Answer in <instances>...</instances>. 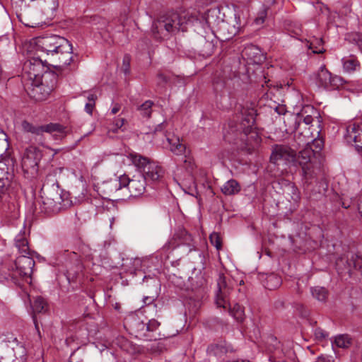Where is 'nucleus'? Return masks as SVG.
Segmentation results:
<instances>
[{"instance_id": "obj_2", "label": "nucleus", "mask_w": 362, "mask_h": 362, "mask_svg": "<svg viewBox=\"0 0 362 362\" xmlns=\"http://www.w3.org/2000/svg\"><path fill=\"white\" fill-rule=\"evenodd\" d=\"M197 21V16L188 11L168 12L161 15L152 25L151 30L155 38L164 39L178 31H185L189 25Z\"/></svg>"}, {"instance_id": "obj_28", "label": "nucleus", "mask_w": 362, "mask_h": 362, "mask_svg": "<svg viewBox=\"0 0 362 362\" xmlns=\"http://www.w3.org/2000/svg\"><path fill=\"white\" fill-rule=\"evenodd\" d=\"M342 63L344 71L349 73L356 71L360 66L358 61L354 56L343 58Z\"/></svg>"}, {"instance_id": "obj_31", "label": "nucleus", "mask_w": 362, "mask_h": 362, "mask_svg": "<svg viewBox=\"0 0 362 362\" xmlns=\"http://www.w3.org/2000/svg\"><path fill=\"white\" fill-rule=\"evenodd\" d=\"M311 294L317 300L325 302L327 298L328 292L324 287L316 286L311 288Z\"/></svg>"}, {"instance_id": "obj_55", "label": "nucleus", "mask_w": 362, "mask_h": 362, "mask_svg": "<svg viewBox=\"0 0 362 362\" xmlns=\"http://www.w3.org/2000/svg\"><path fill=\"white\" fill-rule=\"evenodd\" d=\"M153 300V298H150V297H148V296L144 297V303H145V304H149V303H151Z\"/></svg>"}, {"instance_id": "obj_26", "label": "nucleus", "mask_w": 362, "mask_h": 362, "mask_svg": "<svg viewBox=\"0 0 362 362\" xmlns=\"http://www.w3.org/2000/svg\"><path fill=\"white\" fill-rule=\"evenodd\" d=\"M301 134V140L303 141H308L310 145L312 146V148H313V153H318L320 152L324 146V142L322 139H317L313 138L314 136H309L308 135H303Z\"/></svg>"}, {"instance_id": "obj_25", "label": "nucleus", "mask_w": 362, "mask_h": 362, "mask_svg": "<svg viewBox=\"0 0 362 362\" xmlns=\"http://www.w3.org/2000/svg\"><path fill=\"white\" fill-rule=\"evenodd\" d=\"M208 351L213 352L216 356H221L222 354H226L229 351H232L233 349L230 344L223 341L217 344L211 345L209 347Z\"/></svg>"}, {"instance_id": "obj_4", "label": "nucleus", "mask_w": 362, "mask_h": 362, "mask_svg": "<svg viewBox=\"0 0 362 362\" xmlns=\"http://www.w3.org/2000/svg\"><path fill=\"white\" fill-rule=\"evenodd\" d=\"M218 291L216 294L215 303L217 307L228 310L231 315L238 321H243L244 319V309L239 304H235L233 308L229 302L228 295L230 291V286L228 285L226 276L220 274L217 279Z\"/></svg>"}, {"instance_id": "obj_32", "label": "nucleus", "mask_w": 362, "mask_h": 362, "mask_svg": "<svg viewBox=\"0 0 362 362\" xmlns=\"http://www.w3.org/2000/svg\"><path fill=\"white\" fill-rule=\"evenodd\" d=\"M281 284L280 277L276 274H271L267 279V287L273 290L279 287Z\"/></svg>"}, {"instance_id": "obj_24", "label": "nucleus", "mask_w": 362, "mask_h": 362, "mask_svg": "<svg viewBox=\"0 0 362 362\" xmlns=\"http://www.w3.org/2000/svg\"><path fill=\"white\" fill-rule=\"evenodd\" d=\"M174 238L181 244L189 246L192 245L193 238L185 228H179L175 233Z\"/></svg>"}, {"instance_id": "obj_22", "label": "nucleus", "mask_w": 362, "mask_h": 362, "mask_svg": "<svg viewBox=\"0 0 362 362\" xmlns=\"http://www.w3.org/2000/svg\"><path fill=\"white\" fill-rule=\"evenodd\" d=\"M243 55L247 56L255 63H260L264 58L259 49L254 45H250L245 48Z\"/></svg>"}, {"instance_id": "obj_30", "label": "nucleus", "mask_w": 362, "mask_h": 362, "mask_svg": "<svg viewBox=\"0 0 362 362\" xmlns=\"http://www.w3.org/2000/svg\"><path fill=\"white\" fill-rule=\"evenodd\" d=\"M122 265L124 267H127L129 271H136L139 270L142 265V260L140 258H131L123 259Z\"/></svg>"}, {"instance_id": "obj_47", "label": "nucleus", "mask_w": 362, "mask_h": 362, "mask_svg": "<svg viewBox=\"0 0 362 362\" xmlns=\"http://www.w3.org/2000/svg\"><path fill=\"white\" fill-rule=\"evenodd\" d=\"M125 119L124 118H117L114 121V124L117 129H120L124 124Z\"/></svg>"}, {"instance_id": "obj_3", "label": "nucleus", "mask_w": 362, "mask_h": 362, "mask_svg": "<svg viewBox=\"0 0 362 362\" xmlns=\"http://www.w3.org/2000/svg\"><path fill=\"white\" fill-rule=\"evenodd\" d=\"M33 257V254L30 255H21L7 268V272H4V278L6 280L12 281L16 284H18L21 279L29 282L28 281L30 279L35 266V261Z\"/></svg>"}, {"instance_id": "obj_44", "label": "nucleus", "mask_w": 362, "mask_h": 362, "mask_svg": "<svg viewBox=\"0 0 362 362\" xmlns=\"http://www.w3.org/2000/svg\"><path fill=\"white\" fill-rule=\"evenodd\" d=\"M267 11L265 9H263L262 11H259L258 13L257 17L255 19V23L257 25H262L264 23L265 18L267 17Z\"/></svg>"}, {"instance_id": "obj_38", "label": "nucleus", "mask_w": 362, "mask_h": 362, "mask_svg": "<svg viewBox=\"0 0 362 362\" xmlns=\"http://www.w3.org/2000/svg\"><path fill=\"white\" fill-rule=\"evenodd\" d=\"M344 83V80L341 77L338 76H332L331 74V78H330V85L329 86V88H339L340 86H341Z\"/></svg>"}, {"instance_id": "obj_48", "label": "nucleus", "mask_w": 362, "mask_h": 362, "mask_svg": "<svg viewBox=\"0 0 362 362\" xmlns=\"http://www.w3.org/2000/svg\"><path fill=\"white\" fill-rule=\"evenodd\" d=\"M254 111L253 110H251L249 112V115L245 117V120L248 123V124H253L255 122V117H254Z\"/></svg>"}, {"instance_id": "obj_58", "label": "nucleus", "mask_w": 362, "mask_h": 362, "mask_svg": "<svg viewBox=\"0 0 362 362\" xmlns=\"http://www.w3.org/2000/svg\"><path fill=\"white\" fill-rule=\"evenodd\" d=\"M3 334L0 332V339L2 338Z\"/></svg>"}, {"instance_id": "obj_17", "label": "nucleus", "mask_w": 362, "mask_h": 362, "mask_svg": "<svg viewBox=\"0 0 362 362\" xmlns=\"http://www.w3.org/2000/svg\"><path fill=\"white\" fill-rule=\"evenodd\" d=\"M15 246L21 255L34 254L28 245V241L25 231L20 232L15 238Z\"/></svg>"}, {"instance_id": "obj_29", "label": "nucleus", "mask_w": 362, "mask_h": 362, "mask_svg": "<svg viewBox=\"0 0 362 362\" xmlns=\"http://www.w3.org/2000/svg\"><path fill=\"white\" fill-rule=\"evenodd\" d=\"M153 104V102L150 100H146L137 107V110L143 117L150 118Z\"/></svg>"}, {"instance_id": "obj_51", "label": "nucleus", "mask_w": 362, "mask_h": 362, "mask_svg": "<svg viewBox=\"0 0 362 362\" xmlns=\"http://www.w3.org/2000/svg\"><path fill=\"white\" fill-rule=\"evenodd\" d=\"M97 98V96L95 93H89L87 95V99L88 100V103H93L95 104V101Z\"/></svg>"}, {"instance_id": "obj_18", "label": "nucleus", "mask_w": 362, "mask_h": 362, "mask_svg": "<svg viewBox=\"0 0 362 362\" xmlns=\"http://www.w3.org/2000/svg\"><path fill=\"white\" fill-rule=\"evenodd\" d=\"M204 19L206 23L209 27H214L218 25L220 23L223 22V17L221 16V11L218 8H211L209 9L205 15Z\"/></svg>"}, {"instance_id": "obj_46", "label": "nucleus", "mask_w": 362, "mask_h": 362, "mask_svg": "<svg viewBox=\"0 0 362 362\" xmlns=\"http://www.w3.org/2000/svg\"><path fill=\"white\" fill-rule=\"evenodd\" d=\"M322 42V39H320V40H318V43L320 45V47H314L313 46V42H310L308 46L309 49H313V53L320 54V53H323L325 52V49L321 46Z\"/></svg>"}, {"instance_id": "obj_56", "label": "nucleus", "mask_w": 362, "mask_h": 362, "mask_svg": "<svg viewBox=\"0 0 362 362\" xmlns=\"http://www.w3.org/2000/svg\"><path fill=\"white\" fill-rule=\"evenodd\" d=\"M276 111L279 114H284V112H285L284 107H276Z\"/></svg>"}, {"instance_id": "obj_6", "label": "nucleus", "mask_w": 362, "mask_h": 362, "mask_svg": "<svg viewBox=\"0 0 362 362\" xmlns=\"http://www.w3.org/2000/svg\"><path fill=\"white\" fill-rule=\"evenodd\" d=\"M295 136L299 146L305 144V147L298 153V155H296L295 162L301 166L305 178L306 180L312 179L315 176L314 171L311 170V160L315 155L313 148L308 141L301 140V134Z\"/></svg>"}, {"instance_id": "obj_49", "label": "nucleus", "mask_w": 362, "mask_h": 362, "mask_svg": "<svg viewBox=\"0 0 362 362\" xmlns=\"http://www.w3.org/2000/svg\"><path fill=\"white\" fill-rule=\"evenodd\" d=\"M94 105L95 104H93V103H87L85 106V110L86 112L91 115Z\"/></svg>"}, {"instance_id": "obj_57", "label": "nucleus", "mask_w": 362, "mask_h": 362, "mask_svg": "<svg viewBox=\"0 0 362 362\" xmlns=\"http://www.w3.org/2000/svg\"><path fill=\"white\" fill-rule=\"evenodd\" d=\"M35 325L36 329L38 331V327H37V323L35 322Z\"/></svg>"}, {"instance_id": "obj_52", "label": "nucleus", "mask_w": 362, "mask_h": 362, "mask_svg": "<svg viewBox=\"0 0 362 362\" xmlns=\"http://www.w3.org/2000/svg\"><path fill=\"white\" fill-rule=\"evenodd\" d=\"M313 118L310 115H307L303 118V122L308 125L310 124L313 122Z\"/></svg>"}, {"instance_id": "obj_59", "label": "nucleus", "mask_w": 362, "mask_h": 362, "mask_svg": "<svg viewBox=\"0 0 362 362\" xmlns=\"http://www.w3.org/2000/svg\"><path fill=\"white\" fill-rule=\"evenodd\" d=\"M68 272H69V275H71V274H72L69 271H68Z\"/></svg>"}, {"instance_id": "obj_45", "label": "nucleus", "mask_w": 362, "mask_h": 362, "mask_svg": "<svg viewBox=\"0 0 362 362\" xmlns=\"http://www.w3.org/2000/svg\"><path fill=\"white\" fill-rule=\"evenodd\" d=\"M130 68V57L129 55H125L123 59L122 69L125 74L129 73Z\"/></svg>"}, {"instance_id": "obj_36", "label": "nucleus", "mask_w": 362, "mask_h": 362, "mask_svg": "<svg viewBox=\"0 0 362 362\" xmlns=\"http://www.w3.org/2000/svg\"><path fill=\"white\" fill-rule=\"evenodd\" d=\"M33 309L34 312L35 313H41L42 312L46 307V302L45 300L41 297H37L33 304Z\"/></svg>"}, {"instance_id": "obj_43", "label": "nucleus", "mask_w": 362, "mask_h": 362, "mask_svg": "<svg viewBox=\"0 0 362 362\" xmlns=\"http://www.w3.org/2000/svg\"><path fill=\"white\" fill-rule=\"evenodd\" d=\"M314 334L315 337L319 340L325 339L329 337L328 332H327L326 331L323 330L321 328H316Z\"/></svg>"}, {"instance_id": "obj_23", "label": "nucleus", "mask_w": 362, "mask_h": 362, "mask_svg": "<svg viewBox=\"0 0 362 362\" xmlns=\"http://www.w3.org/2000/svg\"><path fill=\"white\" fill-rule=\"evenodd\" d=\"M221 189L225 195H233L240 191V186L235 180L231 179L225 182Z\"/></svg>"}, {"instance_id": "obj_14", "label": "nucleus", "mask_w": 362, "mask_h": 362, "mask_svg": "<svg viewBox=\"0 0 362 362\" xmlns=\"http://www.w3.org/2000/svg\"><path fill=\"white\" fill-rule=\"evenodd\" d=\"M42 199L45 211L58 208V205H60L62 201L61 194L56 189L49 190L45 197H42Z\"/></svg>"}, {"instance_id": "obj_8", "label": "nucleus", "mask_w": 362, "mask_h": 362, "mask_svg": "<svg viewBox=\"0 0 362 362\" xmlns=\"http://www.w3.org/2000/svg\"><path fill=\"white\" fill-rule=\"evenodd\" d=\"M296 153L290 147L276 145L270 156L272 163L280 165L295 163Z\"/></svg>"}, {"instance_id": "obj_41", "label": "nucleus", "mask_w": 362, "mask_h": 362, "mask_svg": "<svg viewBox=\"0 0 362 362\" xmlns=\"http://www.w3.org/2000/svg\"><path fill=\"white\" fill-rule=\"evenodd\" d=\"M350 264H352L355 269H362V257L358 255H353Z\"/></svg>"}, {"instance_id": "obj_12", "label": "nucleus", "mask_w": 362, "mask_h": 362, "mask_svg": "<svg viewBox=\"0 0 362 362\" xmlns=\"http://www.w3.org/2000/svg\"><path fill=\"white\" fill-rule=\"evenodd\" d=\"M122 187H124L123 175L103 182L98 187V191L103 197L109 198Z\"/></svg>"}, {"instance_id": "obj_21", "label": "nucleus", "mask_w": 362, "mask_h": 362, "mask_svg": "<svg viewBox=\"0 0 362 362\" xmlns=\"http://www.w3.org/2000/svg\"><path fill=\"white\" fill-rule=\"evenodd\" d=\"M45 132L50 134L59 133V137H64L66 134V128L59 124L50 123L46 125L40 127V134Z\"/></svg>"}, {"instance_id": "obj_9", "label": "nucleus", "mask_w": 362, "mask_h": 362, "mask_svg": "<svg viewBox=\"0 0 362 362\" xmlns=\"http://www.w3.org/2000/svg\"><path fill=\"white\" fill-rule=\"evenodd\" d=\"M124 325L136 334V337L147 341H152L154 339L153 335L148 334L145 331L146 323L136 315H132L127 317L124 321Z\"/></svg>"}, {"instance_id": "obj_53", "label": "nucleus", "mask_w": 362, "mask_h": 362, "mask_svg": "<svg viewBox=\"0 0 362 362\" xmlns=\"http://www.w3.org/2000/svg\"><path fill=\"white\" fill-rule=\"evenodd\" d=\"M120 110V105L119 104H115L114 107L111 110V113L112 115H115Z\"/></svg>"}, {"instance_id": "obj_19", "label": "nucleus", "mask_w": 362, "mask_h": 362, "mask_svg": "<svg viewBox=\"0 0 362 362\" xmlns=\"http://www.w3.org/2000/svg\"><path fill=\"white\" fill-rule=\"evenodd\" d=\"M331 73L326 69L325 65H322L317 72L315 74V79L319 87L328 88L330 85Z\"/></svg>"}, {"instance_id": "obj_54", "label": "nucleus", "mask_w": 362, "mask_h": 362, "mask_svg": "<svg viewBox=\"0 0 362 362\" xmlns=\"http://www.w3.org/2000/svg\"><path fill=\"white\" fill-rule=\"evenodd\" d=\"M18 18L19 19V21L23 23L24 25H25L26 26H28V27H33V25H30V23L25 22L23 21V13H19L18 14Z\"/></svg>"}, {"instance_id": "obj_40", "label": "nucleus", "mask_w": 362, "mask_h": 362, "mask_svg": "<svg viewBox=\"0 0 362 362\" xmlns=\"http://www.w3.org/2000/svg\"><path fill=\"white\" fill-rule=\"evenodd\" d=\"M288 189L291 191V199L296 202L300 199L299 192L298 188L291 182H288L287 185Z\"/></svg>"}, {"instance_id": "obj_1", "label": "nucleus", "mask_w": 362, "mask_h": 362, "mask_svg": "<svg viewBox=\"0 0 362 362\" xmlns=\"http://www.w3.org/2000/svg\"><path fill=\"white\" fill-rule=\"evenodd\" d=\"M35 43L37 52L47 58L43 60L42 55L33 57L24 63L23 69L35 86L34 97L43 100L54 90L57 79L54 72L45 71L44 63L59 69L69 65L73 59V48L68 40L56 35L37 37Z\"/></svg>"}, {"instance_id": "obj_20", "label": "nucleus", "mask_w": 362, "mask_h": 362, "mask_svg": "<svg viewBox=\"0 0 362 362\" xmlns=\"http://www.w3.org/2000/svg\"><path fill=\"white\" fill-rule=\"evenodd\" d=\"M13 165V161L9 157L6 156L5 158L0 160V191L5 187V179H7V175L10 167Z\"/></svg>"}, {"instance_id": "obj_34", "label": "nucleus", "mask_w": 362, "mask_h": 362, "mask_svg": "<svg viewBox=\"0 0 362 362\" xmlns=\"http://www.w3.org/2000/svg\"><path fill=\"white\" fill-rule=\"evenodd\" d=\"M269 343L272 345L274 349L269 347L268 349L270 352H273L274 357H279L280 354V349L281 347V343L277 340L276 337H271L269 338Z\"/></svg>"}, {"instance_id": "obj_5", "label": "nucleus", "mask_w": 362, "mask_h": 362, "mask_svg": "<svg viewBox=\"0 0 362 362\" xmlns=\"http://www.w3.org/2000/svg\"><path fill=\"white\" fill-rule=\"evenodd\" d=\"M128 158L143 172L141 175L147 182H158L163 177V169L156 163L150 161L148 158L136 153H129Z\"/></svg>"}, {"instance_id": "obj_42", "label": "nucleus", "mask_w": 362, "mask_h": 362, "mask_svg": "<svg viewBox=\"0 0 362 362\" xmlns=\"http://www.w3.org/2000/svg\"><path fill=\"white\" fill-rule=\"evenodd\" d=\"M350 40L355 43L358 48L362 51V34L361 33H354L351 36Z\"/></svg>"}, {"instance_id": "obj_13", "label": "nucleus", "mask_w": 362, "mask_h": 362, "mask_svg": "<svg viewBox=\"0 0 362 362\" xmlns=\"http://www.w3.org/2000/svg\"><path fill=\"white\" fill-rule=\"evenodd\" d=\"M346 138L348 142H354L356 148H362V123L349 124L346 127Z\"/></svg>"}, {"instance_id": "obj_27", "label": "nucleus", "mask_w": 362, "mask_h": 362, "mask_svg": "<svg viewBox=\"0 0 362 362\" xmlns=\"http://www.w3.org/2000/svg\"><path fill=\"white\" fill-rule=\"evenodd\" d=\"M65 252H67L69 259L70 262L73 264L74 274H77L79 272H81L83 266L80 255L75 252H68V251H65Z\"/></svg>"}, {"instance_id": "obj_33", "label": "nucleus", "mask_w": 362, "mask_h": 362, "mask_svg": "<svg viewBox=\"0 0 362 362\" xmlns=\"http://www.w3.org/2000/svg\"><path fill=\"white\" fill-rule=\"evenodd\" d=\"M160 325V322H158L156 320L152 319L150 320L148 323H146L145 331L151 335L154 336V339L153 340H156L157 337L154 334V332L157 330Z\"/></svg>"}, {"instance_id": "obj_35", "label": "nucleus", "mask_w": 362, "mask_h": 362, "mask_svg": "<svg viewBox=\"0 0 362 362\" xmlns=\"http://www.w3.org/2000/svg\"><path fill=\"white\" fill-rule=\"evenodd\" d=\"M350 338L348 335L341 334L335 337L334 344L339 348H346L350 344Z\"/></svg>"}, {"instance_id": "obj_11", "label": "nucleus", "mask_w": 362, "mask_h": 362, "mask_svg": "<svg viewBox=\"0 0 362 362\" xmlns=\"http://www.w3.org/2000/svg\"><path fill=\"white\" fill-rule=\"evenodd\" d=\"M214 90L216 93V100H222L223 98H230L235 90L234 80L228 78L226 80L218 79L214 83Z\"/></svg>"}, {"instance_id": "obj_7", "label": "nucleus", "mask_w": 362, "mask_h": 362, "mask_svg": "<svg viewBox=\"0 0 362 362\" xmlns=\"http://www.w3.org/2000/svg\"><path fill=\"white\" fill-rule=\"evenodd\" d=\"M42 157L40 149L35 146H29L22 157L21 165L23 172L28 175H34L37 173L38 163Z\"/></svg>"}, {"instance_id": "obj_16", "label": "nucleus", "mask_w": 362, "mask_h": 362, "mask_svg": "<svg viewBox=\"0 0 362 362\" xmlns=\"http://www.w3.org/2000/svg\"><path fill=\"white\" fill-rule=\"evenodd\" d=\"M41 12L47 18H52L59 7L58 0H41L39 4Z\"/></svg>"}, {"instance_id": "obj_15", "label": "nucleus", "mask_w": 362, "mask_h": 362, "mask_svg": "<svg viewBox=\"0 0 362 362\" xmlns=\"http://www.w3.org/2000/svg\"><path fill=\"white\" fill-rule=\"evenodd\" d=\"M166 142L165 144L166 148H169L170 151L175 155H182L185 153L186 146L183 144L180 138L175 135H165Z\"/></svg>"}, {"instance_id": "obj_39", "label": "nucleus", "mask_w": 362, "mask_h": 362, "mask_svg": "<svg viewBox=\"0 0 362 362\" xmlns=\"http://www.w3.org/2000/svg\"><path fill=\"white\" fill-rule=\"evenodd\" d=\"M22 127L25 132H32V133H35L37 134H40V127H35L31 124H30L29 122H28L26 121H24L22 122Z\"/></svg>"}, {"instance_id": "obj_37", "label": "nucleus", "mask_w": 362, "mask_h": 362, "mask_svg": "<svg viewBox=\"0 0 362 362\" xmlns=\"http://www.w3.org/2000/svg\"><path fill=\"white\" fill-rule=\"evenodd\" d=\"M209 240L217 250H220L222 248V240L218 233H212L209 236Z\"/></svg>"}, {"instance_id": "obj_10", "label": "nucleus", "mask_w": 362, "mask_h": 362, "mask_svg": "<svg viewBox=\"0 0 362 362\" xmlns=\"http://www.w3.org/2000/svg\"><path fill=\"white\" fill-rule=\"evenodd\" d=\"M146 182L141 174L134 175L132 179L123 175L124 187H127L131 195L134 197L141 195L145 192Z\"/></svg>"}, {"instance_id": "obj_50", "label": "nucleus", "mask_w": 362, "mask_h": 362, "mask_svg": "<svg viewBox=\"0 0 362 362\" xmlns=\"http://www.w3.org/2000/svg\"><path fill=\"white\" fill-rule=\"evenodd\" d=\"M167 126V122L165 121L158 125L155 129V132H162Z\"/></svg>"}]
</instances>
